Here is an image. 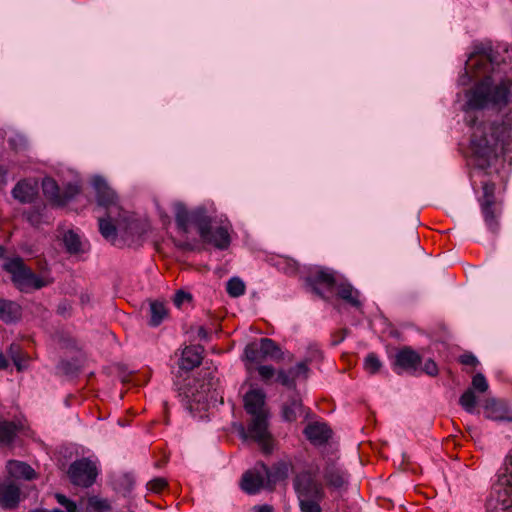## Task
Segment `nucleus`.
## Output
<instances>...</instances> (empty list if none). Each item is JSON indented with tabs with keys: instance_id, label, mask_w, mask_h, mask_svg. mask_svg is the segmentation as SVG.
Returning <instances> with one entry per match:
<instances>
[{
	"instance_id": "45",
	"label": "nucleus",
	"mask_w": 512,
	"mask_h": 512,
	"mask_svg": "<svg viewBox=\"0 0 512 512\" xmlns=\"http://www.w3.org/2000/svg\"><path fill=\"white\" fill-rule=\"evenodd\" d=\"M89 507L93 508L94 510H103L108 508V503L106 500L99 499L97 497H91L88 500Z\"/></svg>"
},
{
	"instance_id": "48",
	"label": "nucleus",
	"mask_w": 512,
	"mask_h": 512,
	"mask_svg": "<svg viewBox=\"0 0 512 512\" xmlns=\"http://www.w3.org/2000/svg\"><path fill=\"white\" fill-rule=\"evenodd\" d=\"M460 362L463 365L473 366V367H475L478 364L477 358L473 354H471V353L463 354L460 357Z\"/></svg>"
},
{
	"instance_id": "6",
	"label": "nucleus",
	"mask_w": 512,
	"mask_h": 512,
	"mask_svg": "<svg viewBox=\"0 0 512 512\" xmlns=\"http://www.w3.org/2000/svg\"><path fill=\"white\" fill-rule=\"evenodd\" d=\"M3 269L11 275L13 283L21 291L28 292L32 289H41L51 283L50 279L39 277L32 272L20 257L6 259Z\"/></svg>"
},
{
	"instance_id": "5",
	"label": "nucleus",
	"mask_w": 512,
	"mask_h": 512,
	"mask_svg": "<svg viewBox=\"0 0 512 512\" xmlns=\"http://www.w3.org/2000/svg\"><path fill=\"white\" fill-rule=\"evenodd\" d=\"M218 379L209 374L203 379H191L180 388V396L186 407L192 412L204 410L210 401H217L219 393Z\"/></svg>"
},
{
	"instance_id": "16",
	"label": "nucleus",
	"mask_w": 512,
	"mask_h": 512,
	"mask_svg": "<svg viewBox=\"0 0 512 512\" xmlns=\"http://www.w3.org/2000/svg\"><path fill=\"white\" fill-rule=\"evenodd\" d=\"M322 473L326 485L331 489H340L348 483L347 472L333 461L325 462Z\"/></svg>"
},
{
	"instance_id": "27",
	"label": "nucleus",
	"mask_w": 512,
	"mask_h": 512,
	"mask_svg": "<svg viewBox=\"0 0 512 512\" xmlns=\"http://www.w3.org/2000/svg\"><path fill=\"white\" fill-rule=\"evenodd\" d=\"M7 469L11 476L15 478L31 480L35 477V471L28 464L21 461H9L7 464Z\"/></svg>"
},
{
	"instance_id": "13",
	"label": "nucleus",
	"mask_w": 512,
	"mask_h": 512,
	"mask_svg": "<svg viewBox=\"0 0 512 512\" xmlns=\"http://www.w3.org/2000/svg\"><path fill=\"white\" fill-rule=\"evenodd\" d=\"M486 512H512V493L502 485H495L486 501Z\"/></svg>"
},
{
	"instance_id": "14",
	"label": "nucleus",
	"mask_w": 512,
	"mask_h": 512,
	"mask_svg": "<svg viewBox=\"0 0 512 512\" xmlns=\"http://www.w3.org/2000/svg\"><path fill=\"white\" fill-rule=\"evenodd\" d=\"M309 364L310 361L306 359L288 370L280 369L276 374V381L287 388L295 389L297 380H306L309 377Z\"/></svg>"
},
{
	"instance_id": "51",
	"label": "nucleus",
	"mask_w": 512,
	"mask_h": 512,
	"mask_svg": "<svg viewBox=\"0 0 512 512\" xmlns=\"http://www.w3.org/2000/svg\"><path fill=\"white\" fill-rule=\"evenodd\" d=\"M254 510H256L257 512H271L272 507L269 505H262L259 507H254Z\"/></svg>"
},
{
	"instance_id": "15",
	"label": "nucleus",
	"mask_w": 512,
	"mask_h": 512,
	"mask_svg": "<svg viewBox=\"0 0 512 512\" xmlns=\"http://www.w3.org/2000/svg\"><path fill=\"white\" fill-rule=\"evenodd\" d=\"M421 361V356L415 350L410 347H404L395 356V370L398 374H400V370L415 372L419 368Z\"/></svg>"
},
{
	"instance_id": "52",
	"label": "nucleus",
	"mask_w": 512,
	"mask_h": 512,
	"mask_svg": "<svg viewBox=\"0 0 512 512\" xmlns=\"http://www.w3.org/2000/svg\"><path fill=\"white\" fill-rule=\"evenodd\" d=\"M7 174V171L0 166V185L5 184V176Z\"/></svg>"
},
{
	"instance_id": "9",
	"label": "nucleus",
	"mask_w": 512,
	"mask_h": 512,
	"mask_svg": "<svg viewBox=\"0 0 512 512\" xmlns=\"http://www.w3.org/2000/svg\"><path fill=\"white\" fill-rule=\"evenodd\" d=\"M93 187L96 192L98 206L105 208L110 218L112 217V213L119 214L122 212L117 194L104 178L95 177L93 179Z\"/></svg>"
},
{
	"instance_id": "33",
	"label": "nucleus",
	"mask_w": 512,
	"mask_h": 512,
	"mask_svg": "<svg viewBox=\"0 0 512 512\" xmlns=\"http://www.w3.org/2000/svg\"><path fill=\"white\" fill-rule=\"evenodd\" d=\"M63 242L67 252L70 254H77L82 251V243L78 234L69 230L63 236Z\"/></svg>"
},
{
	"instance_id": "42",
	"label": "nucleus",
	"mask_w": 512,
	"mask_h": 512,
	"mask_svg": "<svg viewBox=\"0 0 512 512\" xmlns=\"http://www.w3.org/2000/svg\"><path fill=\"white\" fill-rule=\"evenodd\" d=\"M257 371L261 379L265 382L270 381L275 376V369L271 365H260Z\"/></svg>"
},
{
	"instance_id": "28",
	"label": "nucleus",
	"mask_w": 512,
	"mask_h": 512,
	"mask_svg": "<svg viewBox=\"0 0 512 512\" xmlns=\"http://www.w3.org/2000/svg\"><path fill=\"white\" fill-rule=\"evenodd\" d=\"M258 343L260 344L261 353L265 355L266 359L270 358L275 361L283 359L280 347L272 339L261 338Z\"/></svg>"
},
{
	"instance_id": "29",
	"label": "nucleus",
	"mask_w": 512,
	"mask_h": 512,
	"mask_svg": "<svg viewBox=\"0 0 512 512\" xmlns=\"http://www.w3.org/2000/svg\"><path fill=\"white\" fill-rule=\"evenodd\" d=\"M338 296L354 307H360L359 292L350 284L341 283L337 286Z\"/></svg>"
},
{
	"instance_id": "35",
	"label": "nucleus",
	"mask_w": 512,
	"mask_h": 512,
	"mask_svg": "<svg viewBox=\"0 0 512 512\" xmlns=\"http://www.w3.org/2000/svg\"><path fill=\"white\" fill-rule=\"evenodd\" d=\"M226 291L230 297L237 298L245 294L246 285L239 277H232L226 284Z\"/></svg>"
},
{
	"instance_id": "46",
	"label": "nucleus",
	"mask_w": 512,
	"mask_h": 512,
	"mask_svg": "<svg viewBox=\"0 0 512 512\" xmlns=\"http://www.w3.org/2000/svg\"><path fill=\"white\" fill-rule=\"evenodd\" d=\"M423 371L429 376H436L438 374L437 364L432 359H428L424 363Z\"/></svg>"
},
{
	"instance_id": "47",
	"label": "nucleus",
	"mask_w": 512,
	"mask_h": 512,
	"mask_svg": "<svg viewBox=\"0 0 512 512\" xmlns=\"http://www.w3.org/2000/svg\"><path fill=\"white\" fill-rule=\"evenodd\" d=\"M191 296L190 294L184 292V291H178L174 296V304L177 307H180L184 302L190 301Z\"/></svg>"
},
{
	"instance_id": "22",
	"label": "nucleus",
	"mask_w": 512,
	"mask_h": 512,
	"mask_svg": "<svg viewBox=\"0 0 512 512\" xmlns=\"http://www.w3.org/2000/svg\"><path fill=\"white\" fill-rule=\"evenodd\" d=\"M305 415L306 410L298 396H293L283 404L282 416L285 421L294 422Z\"/></svg>"
},
{
	"instance_id": "8",
	"label": "nucleus",
	"mask_w": 512,
	"mask_h": 512,
	"mask_svg": "<svg viewBox=\"0 0 512 512\" xmlns=\"http://www.w3.org/2000/svg\"><path fill=\"white\" fill-rule=\"evenodd\" d=\"M288 466L286 464H282L277 469V478H285L287 476ZM273 477L269 471V469L261 464L260 469L255 468L254 470L247 471L242 478L241 487L242 489L249 493L255 494L263 488L265 481L270 480Z\"/></svg>"
},
{
	"instance_id": "4",
	"label": "nucleus",
	"mask_w": 512,
	"mask_h": 512,
	"mask_svg": "<svg viewBox=\"0 0 512 512\" xmlns=\"http://www.w3.org/2000/svg\"><path fill=\"white\" fill-rule=\"evenodd\" d=\"M320 474V467L311 464L295 476L293 485L301 512H322L325 490Z\"/></svg>"
},
{
	"instance_id": "53",
	"label": "nucleus",
	"mask_w": 512,
	"mask_h": 512,
	"mask_svg": "<svg viewBox=\"0 0 512 512\" xmlns=\"http://www.w3.org/2000/svg\"><path fill=\"white\" fill-rule=\"evenodd\" d=\"M5 254V248L0 245V258H2Z\"/></svg>"
},
{
	"instance_id": "36",
	"label": "nucleus",
	"mask_w": 512,
	"mask_h": 512,
	"mask_svg": "<svg viewBox=\"0 0 512 512\" xmlns=\"http://www.w3.org/2000/svg\"><path fill=\"white\" fill-rule=\"evenodd\" d=\"M460 405L468 413H473L477 404L476 396L472 389L466 390L460 397Z\"/></svg>"
},
{
	"instance_id": "3",
	"label": "nucleus",
	"mask_w": 512,
	"mask_h": 512,
	"mask_svg": "<svg viewBox=\"0 0 512 512\" xmlns=\"http://www.w3.org/2000/svg\"><path fill=\"white\" fill-rule=\"evenodd\" d=\"M510 138L507 124L485 123L474 127L471 150L480 168H486L502 153Z\"/></svg>"
},
{
	"instance_id": "40",
	"label": "nucleus",
	"mask_w": 512,
	"mask_h": 512,
	"mask_svg": "<svg viewBox=\"0 0 512 512\" xmlns=\"http://www.w3.org/2000/svg\"><path fill=\"white\" fill-rule=\"evenodd\" d=\"M473 389L479 392H485L488 389V383L483 374L478 373L472 379Z\"/></svg>"
},
{
	"instance_id": "10",
	"label": "nucleus",
	"mask_w": 512,
	"mask_h": 512,
	"mask_svg": "<svg viewBox=\"0 0 512 512\" xmlns=\"http://www.w3.org/2000/svg\"><path fill=\"white\" fill-rule=\"evenodd\" d=\"M42 188L44 195L53 205L58 207L66 205L80 192V188L76 184H68L61 191L56 181L52 178H45L42 182Z\"/></svg>"
},
{
	"instance_id": "20",
	"label": "nucleus",
	"mask_w": 512,
	"mask_h": 512,
	"mask_svg": "<svg viewBox=\"0 0 512 512\" xmlns=\"http://www.w3.org/2000/svg\"><path fill=\"white\" fill-rule=\"evenodd\" d=\"M304 434L312 444L322 445L331 437V430L325 423L316 421L306 426Z\"/></svg>"
},
{
	"instance_id": "30",
	"label": "nucleus",
	"mask_w": 512,
	"mask_h": 512,
	"mask_svg": "<svg viewBox=\"0 0 512 512\" xmlns=\"http://www.w3.org/2000/svg\"><path fill=\"white\" fill-rule=\"evenodd\" d=\"M260 344L258 342L249 343L244 351L245 359L248 362V369H251L252 364L261 363L266 360L264 354L261 353Z\"/></svg>"
},
{
	"instance_id": "11",
	"label": "nucleus",
	"mask_w": 512,
	"mask_h": 512,
	"mask_svg": "<svg viewBox=\"0 0 512 512\" xmlns=\"http://www.w3.org/2000/svg\"><path fill=\"white\" fill-rule=\"evenodd\" d=\"M268 415L252 417L245 437L253 439L265 453L272 450L273 439L268 430Z\"/></svg>"
},
{
	"instance_id": "38",
	"label": "nucleus",
	"mask_w": 512,
	"mask_h": 512,
	"mask_svg": "<svg viewBox=\"0 0 512 512\" xmlns=\"http://www.w3.org/2000/svg\"><path fill=\"white\" fill-rule=\"evenodd\" d=\"M278 268L285 274L294 275L298 271V263L290 258H281L278 261Z\"/></svg>"
},
{
	"instance_id": "44",
	"label": "nucleus",
	"mask_w": 512,
	"mask_h": 512,
	"mask_svg": "<svg viewBox=\"0 0 512 512\" xmlns=\"http://www.w3.org/2000/svg\"><path fill=\"white\" fill-rule=\"evenodd\" d=\"M26 219L33 226H38L42 222V214L39 209L33 208L26 213Z\"/></svg>"
},
{
	"instance_id": "49",
	"label": "nucleus",
	"mask_w": 512,
	"mask_h": 512,
	"mask_svg": "<svg viewBox=\"0 0 512 512\" xmlns=\"http://www.w3.org/2000/svg\"><path fill=\"white\" fill-rule=\"evenodd\" d=\"M29 360H30L29 356L22 351V355H19L21 371H23L24 369H26L28 367Z\"/></svg>"
},
{
	"instance_id": "43",
	"label": "nucleus",
	"mask_w": 512,
	"mask_h": 512,
	"mask_svg": "<svg viewBox=\"0 0 512 512\" xmlns=\"http://www.w3.org/2000/svg\"><path fill=\"white\" fill-rule=\"evenodd\" d=\"M147 486L150 491L159 493L167 486V481L164 478H155Z\"/></svg>"
},
{
	"instance_id": "41",
	"label": "nucleus",
	"mask_w": 512,
	"mask_h": 512,
	"mask_svg": "<svg viewBox=\"0 0 512 512\" xmlns=\"http://www.w3.org/2000/svg\"><path fill=\"white\" fill-rule=\"evenodd\" d=\"M55 498L57 502L67 510V512H77L76 503L68 499L65 495L56 494Z\"/></svg>"
},
{
	"instance_id": "50",
	"label": "nucleus",
	"mask_w": 512,
	"mask_h": 512,
	"mask_svg": "<svg viewBox=\"0 0 512 512\" xmlns=\"http://www.w3.org/2000/svg\"><path fill=\"white\" fill-rule=\"evenodd\" d=\"M9 366V361L3 353L0 352V370H5Z\"/></svg>"
},
{
	"instance_id": "18",
	"label": "nucleus",
	"mask_w": 512,
	"mask_h": 512,
	"mask_svg": "<svg viewBox=\"0 0 512 512\" xmlns=\"http://www.w3.org/2000/svg\"><path fill=\"white\" fill-rule=\"evenodd\" d=\"M245 410L252 417L268 415L265 408V394L262 390H251L244 397Z\"/></svg>"
},
{
	"instance_id": "7",
	"label": "nucleus",
	"mask_w": 512,
	"mask_h": 512,
	"mask_svg": "<svg viewBox=\"0 0 512 512\" xmlns=\"http://www.w3.org/2000/svg\"><path fill=\"white\" fill-rule=\"evenodd\" d=\"M482 189L483 196L479 199V202L484 221L492 233H497L499 229L498 217L501 213V207L495 200V185L490 182H484Z\"/></svg>"
},
{
	"instance_id": "2",
	"label": "nucleus",
	"mask_w": 512,
	"mask_h": 512,
	"mask_svg": "<svg viewBox=\"0 0 512 512\" xmlns=\"http://www.w3.org/2000/svg\"><path fill=\"white\" fill-rule=\"evenodd\" d=\"M174 211L177 228L182 233L188 234L191 225H194L203 242L222 250L230 245L229 226L221 224L214 227L213 219L204 207L188 211L182 203H176Z\"/></svg>"
},
{
	"instance_id": "1",
	"label": "nucleus",
	"mask_w": 512,
	"mask_h": 512,
	"mask_svg": "<svg viewBox=\"0 0 512 512\" xmlns=\"http://www.w3.org/2000/svg\"><path fill=\"white\" fill-rule=\"evenodd\" d=\"M472 81L475 85L465 94V110L506 106L512 98V47L476 45L459 77L463 86Z\"/></svg>"
},
{
	"instance_id": "26",
	"label": "nucleus",
	"mask_w": 512,
	"mask_h": 512,
	"mask_svg": "<svg viewBox=\"0 0 512 512\" xmlns=\"http://www.w3.org/2000/svg\"><path fill=\"white\" fill-rule=\"evenodd\" d=\"M21 315V307L14 301L0 299V319L9 323Z\"/></svg>"
},
{
	"instance_id": "24",
	"label": "nucleus",
	"mask_w": 512,
	"mask_h": 512,
	"mask_svg": "<svg viewBox=\"0 0 512 512\" xmlns=\"http://www.w3.org/2000/svg\"><path fill=\"white\" fill-rule=\"evenodd\" d=\"M120 217L121 213H112V217L110 218L108 212H106L104 217H99V231L106 240L113 241L116 239L117 232L115 224L118 223Z\"/></svg>"
},
{
	"instance_id": "32",
	"label": "nucleus",
	"mask_w": 512,
	"mask_h": 512,
	"mask_svg": "<svg viewBox=\"0 0 512 512\" xmlns=\"http://www.w3.org/2000/svg\"><path fill=\"white\" fill-rule=\"evenodd\" d=\"M167 316V309L161 302H151L150 304V319L149 324L156 327L161 324L164 318Z\"/></svg>"
},
{
	"instance_id": "34",
	"label": "nucleus",
	"mask_w": 512,
	"mask_h": 512,
	"mask_svg": "<svg viewBox=\"0 0 512 512\" xmlns=\"http://www.w3.org/2000/svg\"><path fill=\"white\" fill-rule=\"evenodd\" d=\"M504 466V473L500 476L497 485H502L512 493V450L507 454Z\"/></svg>"
},
{
	"instance_id": "12",
	"label": "nucleus",
	"mask_w": 512,
	"mask_h": 512,
	"mask_svg": "<svg viewBox=\"0 0 512 512\" xmlns=\"http://www.w3.org/2000/svg\"><path fill=\"white\" fill-rule=\"evenodd\" d=\"M68 474L73 484L89 487L95 481L97 469L93 462L83 458L71 464Z\"/></svg>"
},
{
	"instance_id": "31",
	"label": "nucleus",
	"mask_w": 512,
	"mask_h": 512,
	"mask_svg": "<svg viewBox=\"0 0 512 512\" xmlns=\"http://www.w3.org/2000/svg\"><path fill=\"white\" fill-rule=\"evenodd\" d=\"M313 284L315 285V291L320 294L322 293L318 290L317 285H323L327 289L331 290L335 286V279L332 273L326 270H318L312 277Z\"/></svg>"
},
{
	"instance_id": "21",
	"label": "nucleus",
	"mask_w": 512,
	"mask_h": 512,
	"mask_svg": "<svg viewBox=\"0 0 512 512\" xmlns=\"http://www.w3.org/2000/svg\"><path fill=\"white\" fill-rule=\"evenodd\" d=\"M20 499V489L14 482L0 485V505L3 508H15Z\"/></svg>"
},
{
	"instance_id": "23",
	"label": "nucleus",
	"mask_w": 512,
	"mask_h": 512,
	"mask_svg": "<svg viewBox=\"0 0 512 512\" xmlns=\"http://www.w3.org/2000/svg\"><path fill=\"white\" fill-rule=\"evenodd\" d=\"M202 360V348L200 346H188L182 351L180 359V368L183 370H192L200 365Z\"/></svg>"
},
{
	"instance_id": "25",
	"label": "nucleus",
	"mask_w": 512,
	"mask_h": 512,
	"mask_svg": "<svg viewBox=\"0 0 512 512\" xmlns=\"http://www.w3.org/2000/svg\"><path fill=\"white\" fill-rule=\"evenodd\" d=\"M20 428L19 423L0 418V443L4 445L11 444Z\"/></svg>"
},
{
	"instance_id": "19",
	"label": "nucleus",
	"mask_w": 512,
	"mask_h": 512,
	"mask_svg": "<svg viewBox=\"0 0 512 512\" xmlns=\"http://www.w3.org/2000/svg\"><path fill=\"white\" fill-rule=\"evenodd\" d=\"M38 194V183L35 180L19 181L12 190L15 199L22 203L32 202Z\"/></svg>"
},
{
	"instance_id": "39",
	"label": "nucleus",
	"mask_w": 512,
	"mask_h": 512,
	"mask_svg": "<svg viewBox=\"0 0 512 512\" xmlns=\"http://www.w3.org/2000/svg\"><path fill=\"white\" fill-rule=\"evenodd\" d=\"M8 356L12 359L14 365L18 371H21L19 355H22V349L20 345L12 343L8 348Z\"/></svg>"
},
{
	"instance_id": "37",
	"label": "nucleus",
	"mask_w": 512,
	"mask_h": 512,
	"mask_svg": "<svg viewBox=\"0 0 512 512\" xmlns=\"http://www.w3.org/2000/svg\"><path fill=\"white\" fill-rule=\"evenodd\" d=\"M382 364H381V361L379 360L378 356L375 354V353H369L365 360H364V369L370 373V374H375L377 373L380 368H381Z\"/></svg>"
},
{
	"instance_id": "17",
	"label": "nucleus",
	"mask_w": 512,
	"mask_h": 512,
	"mask_svg": "<svg viewBox=\"0 0 512 512\" xmlns=\"http://www.w3.org/2000/svg\"><path fill=\"white\" fill-rule=\"evenodd\" d=\"M483 407L487 419L493 421H512V410L503 401L489 398L485 401Z\"/></svg>"
},
{
	"instance_id": "55",
	"label": "nucleus",
	"mask_w": 512,
	"mask_h": 512,
	"mask_svg": "<svg viewBox=\"0 0 512 512\" xmlns=\"http://www.w3.org/2000/svg\"><path fill=\"white\" fill-rule=\"evenodd\" d=\"M204 334H205L204 329L201 328L200 331H199V335H204Z\"/></svg>"
},
{
	"instance_id": "54",
	"label": "nucleus",
	"mask_w": 512,
	"mask_h": 512,
	"mask_svg": "<svg viewBox=\"0 0 512 512\" xmlns=\"http://www.w3.org/2000/svg\"><path fill=\"white\" fill-rule=\"evenodd\" d=\"M181 247H182V248H184V249H188V248H189V245H188V244H186V243H184V244H182V245H181Z\"/></svg>"
}]
</instances>
